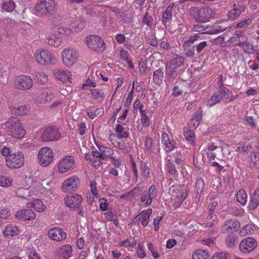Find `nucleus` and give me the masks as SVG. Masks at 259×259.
Returning <instances> with one entry per match:
<instances>
[{"instance_id":"f257e3e1","label":"nucleus","mask_w":259,"mask_h":259,"mask_svg":"<svg viewBox=\"0 0 259 259\" xmlns=\"http://www.w3.org/2000/svg\"><path fill=\"white\" fill-rule=\"evenodd\" d=\"M189 12L190 16L195 21L202 23L208 22L215 15L214 11L208 7H191Z\"/></svg>"},{"instance_id":"f03ea898","label":"nucleus","mask_w":259,"mask_h":259,"mask_svg":"<svg viewBox=\"0 0 259 259\" xmlns=\"http://www.w3.org/2000/svg\"><path fill=\"white\" fill-rule=\"evenodd\" d=\"M184 58L182 57H176L167 62L165 66V74L168 83H171L177 76V68L184 63Z\"/></svg>"},{"instance_id":"7ed1b4c3","label":"nucleus","mask_w":259,"mask_h":259,"mask_svg":"<svg viewBox=\"0 0 259 259\" xmlns=\"http://www.w3.org/2000/svg\"><path fill=\"white\" fill-rule=\"evenodd\" d=\"M6 132L13 137L17 139L23 138L25 134L20 120L13 117L6 123Z\"/></svg>"},{"instance_id":"20e7f679","label":"nucleus","mask_w":259,"mask_h":259,"mask_svg":"<svg viewBox=\"0 0 259 259\" xmlns=\"http://www.w3.org/2000/svg\"><path fill=\"white\" fill-rule=\"evenodd\" d=\"M55 9V3L53 0H40L34 6L35 14L39 17L46 16L52 14Z\"/></svg>"},{"instance_id":"39448f33","label":"nucleus","mask_w":259,"mask_h":259,"mask_svg":"<svg viewBox=\"0 0 259 259\" xmlns=\"http://www.w3.org/2000/svg\"><path fill=\"white\" fill-rule=\"evenodd\" d=\"M35 57L36 61L41 65L54 64L57 62L56 57L48 50H38Z\"/></svg>"},{"instance_id":"423d86ee","label":"nucleus","mask_w":259,"mask_h":259,"mask_svg":"<svg viewBox=\"0 0 259 259\" xmlns=\"http://www.w3.org/2000/svg\"><path fill=\"white\" fill-rule=\"evenodd\" d=\"M87 46L91 50L96 52H102L105 49L104 40L99 36L91 35L86 37Z\"/></svg>"},{"instance_id":"0eeeda50","label":"nucleus","mask_w":259,"mask_h":259,"mask_svg":"<svg viewBox=\"0 0 259 259\" xmlns=\"http://www.w3.org/2000/svg\"><path fill=\"white\" fill-rule=\"evenodd\" d=\"M78 53L76 50L72 48H66L62 53L63 63L68 67L74 64L78 58Z\"/></svg>"},{"instance_id":"6e6552de","label":"nucleus","mask_w":259,"mask_h":259,"mask_svg":"<svg viewBox=\"0 0 259 259\" xmlns=\"http://www.w3.org/2000/svg\"><path fill=\"white\" fill-rule=\"evenodd\" d=\"M6 165L10 168H18L24 162V157L22 152L12 153L6 157Z\"/></svg>"},{"instance_id":"1a4fd4ad","label":"nucleus","mask_w":259,"mask_h":259,"mask_svg":"<svg viewBox=\"0 0 259 259\" xmlns=\"http://www.w3.org/2000/svg\"><path fill=\"white\" fill-rule=\"evenodd\" d=\"M75 167L74 158L72 156H66L61 158L58 164V171L64 174L72 170Z\"/></svg>"},{"instance_id":"9d476101","label":"nucleus","mask_w":259,"mask_h":259,"mask_svg":"<svg viewBox=\"0 0 259 259\" xmlns=\"http://www.w3.org/2000/svg\"><path fill=\"white\" fill-rule=\"evenodd\" d=\"M53 157L52 150L50 148L43 147L39 151L38 159L42 166L49 165L53 161Z\"/></svg>"},{"instance_id":"9b49d317","label":"nucleus","mask_w":259,"mask_h":259,"mask_svg":"<svg viewBox=\"0 0 259 259\" xmlns=\"http://www.w3.org/2000/svg\"><path fill=\"white\" fill-rule=\"evenodd\" d=\"M32 85V79L29 76L21 75L15 78V87L17 89L26 90L30 89Z\"/></svg>"},{"instance_id":"f8f14e48","label":"nucleus","mask_w":259,"mask_h":259,"mask_svg":"<svg viewBox=\"0 0 259 259\" xmlns=\"http://www.w3.org/2000/svg\"><path fill=\"white\" fill-rule=\"evenodd\" d=\"M61 137V134L56 128L48 127L45 128L41 135L42 141L51 142L58 140Z\"/></svg>"},{"instance_id":"ddd939ff","label":"nucleus","mask_w":259,"mask_h":259,"mask_svg":"<svg viewBox=\"0 0 259 259\" xmlns=\"http://www.w3.org/2000/svg\"><path fill=\"white\" fill-rule=\"evenodd\" d=\"M156 195V187L154 185H152L149 188L148 191H144L141 196L140 200L143 204L144 206L147 207L150 205Z\"/></svg>"},{"instance_id":"4468645a","label":"nucleus","mask_w":259,"mask_h":259,"mask_svg":"<svg viewBox=\"0 0 259 259\" xmlns=\"http://www.w3.org/2000/svg\"><path fill=\"white\" fill-rule=\"evenodd\" d=\"M257 246V242L253 238L248 237L243 239L239 244V249L244 253H248Z\"/></svg>"},{"instance_id":"2eb2a0df","label":"nucleus","mask_w":259,"mask_h":259,"mask_svg":"<svg viewBox=\"0 0 259 259\" xmlns=\"http://www.w3.org/2000/svg\"><path fill=\"white\" fill-rule=\"evenodd\" d=\"M79 183V179L75 176H72L66 179L62 185V189L64 192H71L76 190Z\"/></svg>"},{"instance_id":"dca6fc26","label":"nucleus","mask_w":259,"mask_h":259,"mask_svg":"<svg viewBox=\"0 0 259 259\" xmlns=\"http://www.w3.org/2000/svg\"><path fill=\"white\" fill-rule=\"evenodd\" d=\"M152 212V209L151 208L143 210L133 219V223L139 224L141 222L143 226H147L148 225Z\"/></svg>"},{"instance_id":"f3484780","label":"nucleus","mask_w":259,"mask_h":259,"mask_svg":"<svg viewBox=\"0 0 259 259\" xmlns=\"http://www.w3.org/2000/svg\"><path fill=\"white\" fill-rule=\"evenodd\" d=\"M15 215L17 219L23 221H31L36 218L35 212L30 209H23L18 210L15 213Z\"/></svg>"},{"instance_id":"a211bd4d","label":"nucleus","mask_w":259,"mask_h":259,"mask_svg":"<svg viewBox=\"0 0 259 259\" xmlns=\"http://www.w3.org/2000/svg\"><path fill=\"white\" fill-rule=\"evenodd\" d=\"M161 143L164 145V150L166 152H171L178 147V144L166 133L162 134Z\"/></svg>"},{"instance_id":"6ab92c4d","label":"nucleus","mask_w":259,"mask_h":259,"mask_svg":"<svg viewBox=\"0 0 259 259\" xmlns=\"http://www.w3.org/2000/svg\"><path fill=\"white\" fill-rule=\"evenodd\" d=\"M240 227L239 221L235 220H229L227 221L221 227L223 233H229L236 231Z\"/></svg>"},{"instance_id":"aec40b11","label":"nucleus","mask_w":259,"mask_h":259,"mask_svg":"<svg viewBox=\"0 0 259 259\" xmlns=\"http://www.w3.org/2000/svg\"><path fill=\"white\" fill-rule=\"evenodd\" d=\"M48 236L53 240L61 241L66 238V233L61 229L55 228L51 229L48 232Z\"/></svg>"},{"instance_id":"412c9836","label":"nucleus","mask_w":259,"mask_h":259,"mask_svg":"<svg viewBox=\"0 0 259 259\" xmlns=\"http://www.w3.org/2000/svg\"><path fill=\"white\" fill-rule=\"evenodd\" d=\"M66 205L70 208H77L80 205L82 199L80 195L74 194L64 199Z\"/></svg>"},{"instance_id":"4be33fe9","label":"nucleus","mask_w":259,"mask_h":259,"mask_svg":"<svg viewBox=\"0 0 259 259\" xmlns=\"http://www.w3.org/2000/svg\"><path fill=\"white\" fill-rule=\"evenodd\" d=\"M244 11L245 7L244 6L234 4L232 9L228 12L227 18L231 21L236 20Z\"/></svg>"},{"instance_id":"5701e85b","label":"nucleus","mask_w":259,"mask_h":259,"mask_svg":"<svg viewBox=\"0 0 259 259\" xmlns=\"http://www.w3.org/2000/svg\"><path fill=\"white\" fill-rule=\"evenodd\" d=\"M72 248L70 245L66 244L62 246L57 252L56 255L63 259H68L71 256Z\"/></svg>"},{"instance_id":"b1692460","label":"nucleus","mask_w":259,"mask_h":259,"mask_svg":"<svg viewBox=\"0 0 259 259\" xmlns=\"http://www.w3.org/2000/svg\"><path fill=\"white\" fill-rule=\"evenodd\" d=\"M55 77L64 83L71 82V73L68 70H59L55 74Z\"/></svg>"},{"instance_id":"393cba45","label":"nucleus","mask_w":259,"mask_h":259,"mask_svg":"<svg viewBox=\"0 0 259 259\" xmlns=\"http://www.w3.org/2000/svg\"><path fill=\"white\" fill-rule=\"evenodd\" d=\"M20 233V230L18 228L13 225H9L7 226L3 231L4 235L8 238L14 237Z\"/></svg>"},{"instance_id":"a878e982","label":"nucleus","mask_w":259,"mask_h":259,"mask_svg":"<svg viewBox=\"0 0 259 259\" xmlns=\"http://www.w3.org/2000/svg\"><path fill=\"white\" fill-rule=\"evenodd\" d=\"M232 41L237 46H239L241 47L243 49V50L247 54H251L253 51V47L252 45L250 44L249 42L247 41V40H243V39H241V40H243V41L241 42H237L236 40H235V38H232Z\"/></svg>"},{"instance_id":"bb28decb","label":"nucleus","mask_w":259,"mask_h":259,"mask_svg":"<svg viewBox=\"0 0 259 259\" xmlns=\"http://www.w3.org/2000/svg\"><path fill=\"white\" fill-rule=\"evenodd\" d=\"M204 183L202 179H198L195 184V199L199 201L201 194L203 191L204 188Z\"/></svg>"},{"instance_id":"cd10ccee","label":"nucleus","mask_w":259,"mask_h":259,"mask_svg":"<svg viewBox=\"0 0 259 259\" xmlns=\"http://www.w3.org/2000/svg\"><path fill=\"white\" fill-rule=\"evenodd\" d=\"M238 242V238L235 234H228L225 239V244L230 248H234Z\"/></svg>"},{"instance_id":"c85d7f7f","label":"nucleus","mask_w":259,"mask_h":259,"mask_svg":"<svg viewBox=\"0 0 259 259\" xmlns=\"http://www.w3.org/2000/svg\"><path fill=\"white\" fill-rule=\"evenodd\" d=\"M12 113L18 116H23L28 113L29 110L25 106H11L10 107Z\"/></svg>"},{"instance_id":"c756f323","label":"nucleus","mask_w":259,"mask_h":259,"mask_svg":"<svg viewBox=\"0 0 259 259\" xmlns=\"http://www.w3.org/2000/svg\"><path fill=\"white\" fill-rule=\"evenodd\" d=\"M188 195V191L187 189L182 190L177 195V200L174 203L173 206L175 208L180 207L182 203L186 199Z\"/></svg>"},{"instance_id":"7c9ffc66","label":"nucleus","mask_w":259,"mask_h":259,"mask_svg":"<svg viewBox=\"0 0 259 259\" xmlns=\"http://www.w3.org/2000/svg\"><path fill=\"white\" fill-rule=\"evenodd\" d=\"M175 7L176 5L173 3L170 4L169 5L167 6L162 14V18L163 19V21L169 22L172 20V12Z\"/></svg>"},{"instance_id":"2f4dec72","label":"nucleus","mask_w":259,"mask_h":259,"mask_svg":"<svg viewBox=\"0 0 259 259\" xmlns=\"http://www.w3.org/2000/svg\"><path fill=\"white\" fill-rule=\"evenodd\" d=\"M259 205V188H256L253 194L248 207L250 209L253 210L257 208Z\"/></svg>"},{"instance_id":"473e14b6","label":"nucleus","mask_w":259,"mask_h":259,"mask_svg":"<svg viewBox=\"0 0 259 259\" xmlns=\"http://www.w3.org/2000/svg\"><path fill=\"white\" fill-rule=\"evenodd\" d=\"M47 42L49 46L58 47L61 44L62 39L57 35L53 34L49 35L47 38Z\"/></svg>"},{"instance_id":"72a5a7b5","label":"nucleus","mask_w":259,"mask_h":259,"mask_svg":"<svg viewBox=\"0 0 259 259\" xmlns=\"http://www.w3.org/2000/svg\"><path fill=\"white\" fill-rule=\"evenodd\" d=\"M54 98L53 94L47 90L41 89L40 91L39 98L40 101L46 103L49 102Z\"/></svg>"},{"instance_id":"f704fd0d","label":"nucleus","mask_w":259,"mask_h":259,"mask_svg":"<svg viewBox=\"0 0 259 259\" xmlns=\"http://www.w3.org/2000/svg\"><path fill=\"white\" fill-rule=\"evenodd\" d=\"M30 206L39 212H43L46 208V206L43 202L38 199H36L31 201L30 203Z\"/></svg>"},{"instance_id":"c9c22d12","label":"nucleus","mask_w":259,"mask_h":259,"mask_svg":"<svg viewBox=\"0 0 259 259\" xmlns=\"http://www.w3.org/2000/svg\"><path fill=\"white\" fill-rule=\"evenodd\" d=\"M90 91L93 98L95 100L102 101L105 97L104 91L102 88L93 89Z\"/></svg>"},{"instance_id":"e433bc0d","label":"nucleus","mask_w":259,"mask_h":259,"mask_svg":"<svg viewBox=\"0 0 259 259\" xmlns=\"http://www.w3.org/2000/svg\"><path fill=\"white\" fill-rule=\"evenodd\" d=\"M104 109L103 108H99L94 111L92 108L87 109V113L90 118L94 119L96 117H100L104 114Z\"/></svg>"},{"instance_id":"4c0bfd02","label":"nucleus","mask_w":259,"mask_h":259,"mask_svg":"<svg viewBox=\"0 0 259 259\" xmlns=\"http://www.w3.org/2000/svg\"><path fill=\"white\" fill-rule=\"evenodd\" d=\"M140 169L142 175V179L145 180L148 179L150 176V168L145 162L143 161H141Z\"/></svg>"},{"instance_id":"58836bf2","label":"nucleus","mask_w":259,"mask_h":259,"mask_svg":"<svg viewBox=\"0 0 259 259\" xmlns=\"http://www.w3.org/2000/svg\"><path fill=\"white\" fill-rule=\"evenodd\" d=\"M208 253L203 249H198L193 253L192 259H208Z\"/></svg>"},{"instance_id":"ea45409f","label":"nucleus","mask_w":259,"mask_h":259,"mask_svg":"<svg viewBox=\"0 0 259 259\" xmlns=\"http://www.w3.org/2000/svg\"><path fill=\"white\" fill-rule=\"evenodd\" d=\"M234 36L231 37L229 39L230 42L233 45V46H236L233 41H232V38H235V40H236L237 42H241L243 41V40H241V39H243V40H247V38L244 35V32L240 30H236L235 31L234 33Z\"/></svg>"},{"instance_id":"a19ab883","label":"nucleus","mask_w":259,"mask_h":259,"mask_svg":"<svg viewBox=\"0 0 259 259\" xmlns=\"http://www.w3.org/2000/svg\"><path fill=\"white\" fill-rule=\"evenodd\" d=\"M237 200L241 205H244L247 202V194L246 192L243 190H239L236 194Z\"/></svg>"},{"instance_id":"79ce46f5","label":"nucleus","mask_w":259,"mask_h":259,"mask_svg":"<svg viewBox=\"0 0 259 259\" xmlns=\"http://www.w3.org/2000/svg\"><path fill=\"white\" fill-rule=\"evenodd\" d=\"M163 76L164 73L161 69L155 70L153 73V80L155 83L160 85L162 82Z\"/></svg>"},{"instance_id":"37998d69","label":"nucleus","mask_w":259,"mask_h":259,"mask_svg":"<svg viewBox=\"0 0 259 259\" xmlns=\"http://www.w3.org/2000/svg\"><path fill=\"white\" fill-rule=\"evenodd\" d=\"M137 244V241L133 237L127 238L126 240L119 243V245L126 248L134 247Z\"/></svg>"},{"instance_id":"c03bdc74","label":"nucleus","mask_w":259,"mask_h":259,"mask_svg":"<svg viewBox=\"0 0 259 259\" xmlns=\"http://www.w3.org/2000/svg\"><path fill=\"white\" fill-rule=\"evenodd\" d=\"M141 122L142 123V126L140 127L139 125L137 126L138 130L139 131V132H142L143 127H148L150 124V120L148 117V116L147 115L146 113H143L141 114Z\"/></svg>"},{"instance_id":"a18cd8bd","label":"nucleus","mask_w":259,"mask_h":259,"mask_svg":"<svg viewBox=\"0 0 259 259\" xmlns=\"http://www.w3.org/2000/svg\"><path fill=\"white\" fill-rule=\"evenodd\" d=\"M15 3L12 0H7L2 5V9L8 12L13 11L15 8Z\"/></svg>"},{"instance_id":"49530a36","label":"nucleus","mask_w":259,"mask_h":259,"mask_svg":"<svg viewBox=\"0 0 259 259\" xmlns=\"http://www.w3.org/2000/svg\"><path fill=\"white\" fill-rule=\"evenodd\" d=\"M13 181L10 177L0 176V186L8 187L12 186Z\"/></svg>"},{"instance_id":"de8ad7c7","label":"nucleus","mask_w":259,"mask_h":259,"mask_svg":"<svg viewBox=\"0 0 259 259\" xmlns=\"http://www.w3.org/2000/svg\"><path fill=\"white\" fill-rule=\"evenodd\" d=\"M184 135L187 141H188L190 143H194L195 137V134L192 131L185 128L184 130Z\"/></svg>"},{"instance_id":"09e8293b","label":"nucleus","mask_w":259,"mask_h":259,"mask_svg":"<svg viewBox=\"0 0 259 259\" xmlns=\"http://www.w3.org/2000/svg\"><path fill=\"white\" fill-rule=\"evenodd\" d=\"M99 151L102 152L104 157V160L107 157L111 156L113 154V151L111 148L104 147V146H98Z\"/></svg>"},{"instance_id":"8fccbe9b","label":"nucleus","mask_w":259,"mask_h":259,"mask_svg":"<svg viewBox=\"0 0 259 259\" xmlns=\"http://www.w3.org/2000/svg\"><path fill=\"white\" fill-rule=\"evenodd\" d=\"M34 80L38 83H45L48 81V78L43 72H37L35 73Z\"/></svg>"},{"instance_id":"3c124183","label":"nucleus","mask_w":259,"mask_h":259,"mask_svg":"<svg viewBox=\"0 0 259 259\" xmlns=\"http://www.w3.org/2000/svg\"><path fill=\"white\" fill-rule=\"evenodd\" d=\"M250 160L254 167L259 168V154L257 152H251Z\"/></svg>"},{"instance_id":"603ef678","label":"nucleus","mask_w":259,"mask_h":259,"mask_svg":"<svg viewBox=\"0 0 259 259\" xmlns=\"http://www.w3.org/2000/svg\"><path fill=\"white\" fill-rule=\"evenodd\" d=\"M115 131L118 134L119 138H127L128 137V133L125 131H123V127L120 124H117L115 127Z\"/></svg>"},{"instance_id":"864d4df0","label":"nucleus","mask_w":259,"mask_h":259,"mask_svg":"<svg viewBox=\"0 0 259 259\" xmlns=\"http://www.w3.org/2000/svg\"><path fill=\"white\" fill-rule=\"evenodd\" d=\"M166 170L170 175H176L178 174V171L175 167L174 164L170 161H168L166 164Z\"/></svg>"},{"instance_id":"5fc2aeb1","label":"nucleus","mask_w":259,"mask_h":259,"mask_svg":"<svg viewBox=\"0 0 259 259\" xmlns=\"http://www.w3.org/2000/svg\"><path fill=\"white\" fill-rule=\"evenodd\" d=\"M230 253L221 252L214 253L211 259H230Z\"/></svg>"},{"instance_id":"6e6d98bb","label":"nucleus","mask_w":259,"mask_h":259,"mask_svg":"<svg viewBox=\"0 0 259 259\" xmlns=\"http://www.w3.org/2000/svg\"><path fill=\"white\" fill-rule=\"evenodd\" d=\"M221 99L220 96L215 93L212 95L210 99L207 102V105L212 107L214 105L218 103Z\"/></svg>"},{"instance_id":"4d7b16f0","label":"nucleus","mask_w":259,"mask_h":259,"mask_svg":"<svg viewBox=\"0 0 259 259\" xmlns=\"http://www.w3.org/2000/svg\"><path fill=\"white\" fill-rule=\"evenodd\" d=\"M105 218L108 221H113L117 222V217L115 213L112 210H108L104 213ZM116 224V223H115Z\"/></svg>"},{"instance_id":"13d9d810","label":"nucleus","mask_w":259,"mask_h":259,"mask_svg":"<svg viewBox=\"0 0 259 259\" xmlns=\"http://www.w3.org/2000/svg\"><path fill=\"white\" fill-rule=\"evenodd\" d=\"M199 37L200 35L198 34H195L190 36L188 39L184 41L183 43V46L185 48L189 47L191 45L193 44L196 40H197Z\"/></svg>"},{"instance_id":"bf43d9fd","label":"nucleus","mask_w":259,"mask_h":259,"mask_svg":"<svg viewBox=\"0 0 259 259\" xmlns=\"http://www.w3.org/2000/svg\"><path fill=\"white\" fill-rule=\"evenodd\" d=\"M253 231L250 225H246L240 230L239 234L241 236H244L251 234Z\"/></svg>"},{"instance_id":"052dcab7","label":"nucleus","mask_w":259,"mask_h":259,"mask_svg":"<svg viewBox=\"0 0 259 259\" xmlns=\"http://www.w3.org/2000/svg\"><path fill=\"white\" fill-rule=\"evenodd\" d=\"M131 170L132 171L135 178L133 179V182L136 183L138 179V170L136 163L132 161L131 162Z\"/></svg>"},{"instance_id":"680f3d73","label":"nucleus","mask_w":259,"mask_h":259,"mask_svg":"<svg viewBox=\"0 0 259 259\" xmlns=\"http://www.w3.org/2000/svg\"><path fill=\"white\" fill-rule=\"evenodd\" d=\"M245 121L248 125L251 126L252 128H256L257 127V124L256 121L253 118L252 116H248L246 117Z\"/></svg>"},{"instance_id":"e2e57ef3","label":"nucleus","mask_w":259,"mask_h":259,"mask_svg":"<svg viewBox=\"0 0 259 259\" xmlns=\"http://www.w3.org/2000/svg\"><path fill=\"white\" fill-rule=\"evenodd\" d=\"M153 145V141L151 137H146L144 141V146L146 150L149 152H151V149Z\"/></svg>"},{"instance_id":"0e129e2a","label":"nucleus","mask_w":259,"mask_h":259,"mask_svg":"<svg viewBox=\"0 0 259 259\" xmlns=\"http://www.w3.org/2000/svg\"><path fill=\"white\" fill-rule=\"evenodd\" d=\"M8 80V73L7 71H4L0 67V83L6 84Z\"/></svg>"},{"instance_id":"69168bd1","label":"nucleus","mask_w":259,"mask_h":259,"mask_svg":"<svg viewBox=\"0 0 259 259\" xmlns=\"http://www.w3.org/2000/svg\"><path fill=\"white\" fill-rule=\"evenodd\" d=\"M58 32L62 35L70 36L73 33L72 29L64 27H60L58 29Z\"/></svg>"},{"instance_id":"338daca9","label":"nucleus","mask_w":259,"mask_h":259,"mask_svg":"<svg viewBox=\"0 0 259 259\" xmlns=\"http://www.w3.org/2000/svg\"><path fill=\"white\" fill-rule=\"evenodd\" d=\"M26 252L28 254V259H40L37 252L30 247L27 248Z\"/></svg>"},{"instance_id":"774afa93","label":"nucleus","mask_w":259,"mask_h":259,"mask_svg":"<svg viewBox=\"0 0 259 259\" xmlns=\"http://www.w3.org/2000/svg\"><path fill=\"white\" fill-rule=\"evenodd\" d=\"M99 202V209L101 211H104L108 209V203L107 202V200L104 198H100Z\"/></svg>"}]
</instances>
